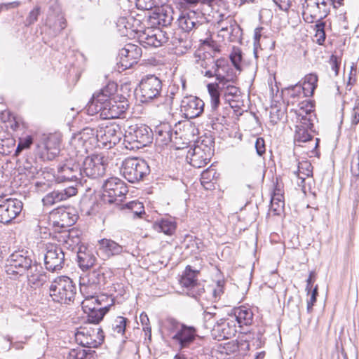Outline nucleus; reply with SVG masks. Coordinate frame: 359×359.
I'll return each mask as SVG.
<instances>
[{"instance_id":"1","label":"nucleus","mask_w":359,"mask_h":359,"mask_svg":"<svg viewBox=\"0 0 359 359\" xmlns=\"http://www.w3.org/2000/svg\"><path fill=\"white\" fill-rule=\"evenodd\" d=\"M123 133L121 127L116 123L100 126L98 129L86 128L72 138V144L80 149L83 154L86 148H111L121 139Z\"/></svg>"},{"instance_id":"2","label":"nucleus","mask_w":359,"mask_h":359,"mask_svg":"<svg viewBox=\"0 0 359 359\" xmlns=\"http://www.w3.org/2000/svg\"><path fill=\"white\" fill-rule=\"evenodd\" d=\"M93 148H86L85 152L81 154V149L76 147L70 141V155L76 158L81 163V171L83 179L85 177L89 178H97L102 176L106 170V159L102 154H93L87 156L88 151Z\"/></svg>"},{"instance_id":"3","label":"nucleus","mask_w":359,"mask_h":359,"mask_svg":"<svg viewBox=\"0 0 359 359\" xmlns=\"http://www.w3.org/2000/svg\"><path fill=\"white\" fill-rule=\"evenodd\" d=\"M215 69V77L217 83H208L207 88L210 96L212 112L214 113L220 104L219 86L234 83L236 72L225 59H217L212 66Z\"/></svg>"},{"instance_id":"4","label":"nucleus","mask_w":359,"mask_h":359,"mask_svg":"<svg viewBox=\"0 0 359 359\" xmlns=\"http://www.w3.org/2000/svg\"><path fill=\"white\" fill-rule=\"evenodd\" d=\"M50 296L60 304H69L75 298L76 288L72 280L65 276L57 277L50 285Z\"/></svg>"},{"instance_id":"5","label":"nucleus","mask_w":359,"mask_h":359,"mask_svg":"<svg viewBox=\"0 0 359 359\" xmlns=\"http://www.w3.org/2000/svg\"><path fill=\"white\" fill-rule=\"evenodd\" d=\"M333 4V0H305L302 4L304 21L308 23L321 21L328 15Z\"/></svg>"},{"instance_id":"6","label":"nucleus","mask_w":359,"mask_h":359,"mask_svg":"<svg viewBox=\"0 0 359 359\" xmlns=\"http://www.w3.org/2000/svg\"><path fill=\"white\" fill-rule=\"evenodd\" d=\"M137 39L139 43L145 48H157L168 42H170L172 45L175 43L172 33L166 29L147 28L138 34Z\"/></svg>"},{"instance_id":"7","label":"nucleus","mask_w":359,"mask_h":359,"mask_svg":"<svg viewBox=\"0 0 359 359\" xmlns=\"http://www.w3.org/2000/svg\"><path fill=\"white\" fill-rule=\"evenodd\" d=\"M121 172L130 182L134 183L143 179L150 172L147 163L137 158H128L122 163Z\"/></svg>"},{"instance_id":"8","label":"nucleus","mask_w":359,"mask_h":359,"mask_svg":"<svg viewBox=\"0 0 359 359\" xmlns=\"http://www.w3.org/2000/svg\"><path fill=\"white\" fill-rule=\"evenodd\" d=\"M152 140V130L144 125L130 127L124 135V142L128 144L126 147L131 149L146 147L151 143Z\"/></svg>"},{"instance_id":"9","label":"nucleus","mask_w":359,"mask_h":359,"mask_svg":"<svg viewBox=\"0 0 359 359\" xmlns=\"http://www.w3.org/2000/svg\"><path fill=\"white\" fill-rule=\"evenodd\" d=\"M69 156V159L67 160L63 165L58 166L55 175V180L58 183L75 181L81 184L83 180L81 171V163L70 154Z\"/></svg>"},{"instance_id":"10","label":"nucleus","mask_w":359,"mask_h":359,"mask_svg":"<svg viewBox=\"0 0 359 359\" xmlns=\"http://www.w3.org/2000/svg\"><path fill=\"white\" fill-rule=\"evenodd\" d=\"M76 342L83 347L97 348L104 340L102 330L98 325L81 327L75 334Z\"/></svg>"},{"instance_id":"11","label":"nucleus","mask_w":359,"mask_h":359,"mask_svg":"<svg viewBox=\"0 0 359 359\" xmlns=\"http://www.w3.org/2000/svg\"><path fill=\"white\" fill-rule=\"evenodd\" d=\"M102 199L109 203H113L118 200L121 201L128 193L126 184L118 177L107 179L102 185Z\"/></svg>"},{"instance_id":"12","label":"nucleus","mask_w":359,"mask_h":359,"mask_svg":"<svg viewBox=\"0 0 359 359\" xmlns=\"http://www.w3.org/2000/svg\"><path fill=\"white\" fill-rule=\"evenodd\" d=\"M34 263L36 262L23 252H15L7 260L6 272L8 275L22 276Z\"/></svg>"},{"instance_id":"13","label":"nucleus","mask_w":359,"mask_h":359,"mask_svg":"<svg viewBox=\"0 0 359 359\" xmlns=\"http://www.w3.org/2000/svg\"><path fill=\"white\" fill-rule=\"evenodd\" d=\"M292 107L290 112L295 115L296 123L304 127H313L316 118L313 102L304 100Z\"/></svg>"},{"instance_id":"14","label":"nucleus","mask_w":359,"mask_h":359,"mask_svg":"<svg viewBox=\"0 0 359 359\" xmlns=\"http://www.w3.org/2000/svg\"><path fill=\"white\" fill-rule=\"evenodd\" d=\"M140 88L142 102H149L160 96L162 82L155 75L149 74L142 79Z\"/></svg>"},{"instance_id":"15","label":"nucleus","mask_w":359,"mask_h":359,"mask_svg":"<svg viewBox=\"0 0 359 359\" xmlns=\"http://www.w3.org/2000/svg\"><path fill=\"white\" fill-rule=\"evenodd\" d=\"M128 104L126 100L116 101L114 99L109 100L102 105L98 107L89 112L92 114H100V116L104 119L116 118L121 116L128 109Z\"/></svg>"},{"instance_id":"16","label":"nucleus","mask_w":359,"mask_h":359,"mask_svg":"<svg viewBox=\"0 0 359 359\" xmlns=\"http://www.w3.org/2000/svg\"><path fill=\"white\" fill-rule=\"evenodd\" d=\"M142 56V49L137 45L127 43L119 50L118 62V68L126 70L137 64Z\"/></svg>"},{"instance_id":"17","label":"nucleus","mask_w":359,"mask_h":359,"mask_svg":"<svg viewBox=\"0 0 359 359\" xmlns=\"http://www.w3.org/2000/svg\"><path fill=\"white\" fill-rule=\"evenodd\" d=\"M65 253L60 247L50 243L46 245L44 262L47 270H60L65 264Z\"/></svg>"},{"instance_id":"18","label":"nucleus","mask_w":359,"mask_h":359,"mask_svg":"<svg viewBox=\"0 0 359 359\" xmlns=\"http://www.w3.org/2000/svg\"><path fill=\"white\" fill-rule=\"evenodd\" d=\"M22 203L17 198H8L0 204V222L8 224L22 210Z\"/></svg>"},{"instance_id":"19","label":"nucleus","mask_w":359,"mask_h":359,"mask_svg":"<svg viewBox=\"0 0 359 359\" xmlns=\"http://www.w3.org/2000/svg\"><path fill=\"white\" fill-rule=\"evenodd\" d=\"M50 219L55 227L66 229L76 222L78 216L69 209L58 208L50 212Z\"/></svg>"},{"instance_id":"20","label":"nucleus","mask_w":359,"mask_h":359,"mask_svg":"<svg viewBox=\"0 0 359 359\" xmlns=\"http://www.w3.org/2000/svg\"><path fill=\"white\" fill-rule=\"evenodd\" d=\"M236 327L235 319L229 316L226 318H221L217 321L212 330V335L218 340L229 339L236 335Z\"/></svg>"},{"instance_id":"21","label":"nucleus","mask_w":359,"mask_h":359,"mask_svg":"<svg viewBox=\"0 0 359 359\" xmlns=\"http://www.w3.org/2000/svg\"><path fill=\"white\" fill-rule=\"evenodd\" d=\"M61 137L58 134H50L43 140L44 151H41L40 157L43 160L54 159L60 151Z\"/></svg>"},{"instance_id":"22","label":"nucleus","mask_w":359,"mask_h":359,"mask_svg":"<svg viewBox=\"0 0 359 359\" xmlns=\"http://www.w3.org/2000/svg\"><path fill=\"white\" fill-rule=\"evenodd\" d=\"M204 102L195 96L185 97L181 102V111L187 118H194L203 111Z\"/></svg>"},{"instance_id":"23","label":"nucleus","mask_w":359,"mask_h":359,"mask_svg":"<svg viewBox=\"0 0 359 359\" xmlns=\"http://www.w3.org/2000/svg\"><path fill=\"white\" fill-rule=\"evenodd\" d=\"M199 18L202 17L194 11L182 12L177 18L178 27L184 32H190L202 25Z\"/></svg>"},{"instance_id":"24","label":"nucleus","mask_w":359,"mask_h":359,"mask_svg":"<svg viewBox=\"0 0 359 359\" xmlns=\"http://www.w3.org/2000/svg\"><path fill=\"white\" fill-rule=\"evenodd\" d=\"M116 90V85L114 83H109L99 93L94 94L91 100L88 104V111H90L97 108L98 105H102L109 102V100H113L111 97L114 95Z\"/></svg>"},{"instance_id":"25","label":"nucleus","mask_w":359,"mask_h":359,"mask_svg":"<svg viewBox=\"0 0 359 359\" xmlns=\"http://www.w3.org/2000/svg\"><path fill=\"white\" fill-rule=\"evenodd\" d=\"M76 193V188L74 186H70L60 191H53L48 193L43 197L42 201L44 205L50 206L75 196Z\"/></svg>"},{"instance_id":"26","label":"nucleus","mask_w":359,"mask_h":359,"mask_svg":"<svg viewBox=\"0 0 359 359\" xmlns=\"http://www.w3.org/2000/svg\"><path fill=\"white\" fill-rule=\"evenodd\" d=\"M46 25L52 30L54 35L60 34L67 27L65 15L60 10L50 11L47 15Z\"/></svg>"},{"instance_id":"27","label":"nucleus","mask_w":359,"mask_h":359,"mask_svg":"<svg viewBox=\"0 0 359 359\" xmlns=\"http://www.w3.org/2000/svg\"><path fill=\"white\" fill-rule=\"evenodd\" d=\"M196 336V330L194 327L184 325L172 337L178 342L181 348H184L194 341Z\"/></svg>"},{"instance_id":"28","label":"nucleus","mask_w":359,"mask_h":359,"mask_svg":"<svg viewBox=\"0 0 359 359\" xmlns=\"http://www.w3.org/2000/svg\"><path fill=\"white\" fill-rule=\"evenodd\" d=\"M28 284L34 288L42 286L46 282V275L41 270V267L34 263L25 273Z\"/></svg>"},{"instance_id":"29","label":"nucleus","mask_w":359,"mask_h":359,"mask_svg":"<svg viewBox=\"0 0 359 359\" xmlns=\"http://www.w3.org/2000/svg\"><path fill=\"white\" fill-rule=\"evenodd\" d=\"M98 250L107 257L119 255L126 252L122 245L113 240L107 238L98 241Z\"/></svg>"},{"instance_id":"30","label":"nucleus","mask_w":359,"mask_h":359,"mask_svg":"<svg viewBox=\"0 0 359 359\" xmlns=\"http://www.w3.org/2000/svg\"><path fill=\"white\" fill-rule=\"evenodd\" d=\"M156 144L159 147L168 145L172 141L171 126L167 123H163L155 128Z\"/></svg>"},{"instance_id":"31","label":"nucleus","mask_w":359,"mask_h":359,"mask_svg":"<svg viewBox=\"0 0 359 359\" xmlns=\"http://www.w3.org/2000/svg\"><path fill=\"white\" fill-rule=\"evenodd\" d=\"M229 316L231 318L235 319V323L238 324L241 327L243 325H250L253 321L252 311L245 306L234 309L233 314Z\"/></svg>"},{"instance_id":"32","label":"nucleus","mask_w":359,"mask_h":359,"mask_svg":"<svg viewBox=\"0 0 359 359\" xmlns=\"http://www.w3.org/2000/svg\"><path fill=\"white\" fill-rule=\"evenodd\" d=\"M77 261L81 269H88L94 265L95 257L86 246L81 245L77 252Z\"/></svg>"},{"instance_id":"33","label":"nucleus","mask_w":359,"mask_h":359,"mask_svg":"<svg viewBox=\"0 0 359 359\" xmlns=\"http://www.w3.org/2000/svg\"><path fill=\"white\" fill-rule=\"evenodd\" d=\"M313 127H304L301 124L297 123L296 126V132L294 135V141L297 142H311L313 149H316L318 146V138L313 140V136L309 133V130H311Z\"/></svg>"},{"instance_id":"34","label":"nucleus","mask_w":359,"mask_h":359,"mask_svg":"<svg viewBox=\"0 0 359 359\" xmlns=\"http://www.w3.org/2000/svg\"><path fill=\"white\" fill-rule=\"evenodd\" d=\"M210 161L209 155L200 147H196L190 157V164L195 168H201L207 165Z\"/></svg>"},{"instance_id":"35","label":"nucleus","mask_w":359,"mask_h":359,"mask_svg":"<svg viewBox=\"0 0 359 359\" xmlns=\"http://www.w3.org/2000/svg\"><path fill=\"white\" fill-rule=\"evenodd\" d=\"M99 290V282H95V280L90 282V280L86 282V280L83 278L80 283V291L84 298L98 297L97 292Z\"/></svg>"},{"instance_id":"36","label":"nucleus","mask_w":359,"mask_h":359,"mask_svg":"<svg viewBox=\"0 0 359 359\" xmlns=\"http://www.w3.org/2000/svg\"><path fill=\"white\" fill-rule=\"evenodd\" d=\"M294 174L299 179L300 182H297L300 187H304V180L306 177L312 176L313 167L311 163L308 161H303L298 164V169L294 171Z\"/></svg>"},{"instance_id":"37","label":"nucleus","mask_w":359,"mask_h":359,"mask_svg":"<svg viewBox=\"0 0 359 359\" xmlns=\"http://www.w3.org/2000/svg\"><path fill=\"white\" fill-rule=\"evenodd\" d=\"M158 23L164 27L168 31H170L168 27L173 20V11L169 6H164L158 9L157 13Z\"/></svg>"},{"instance_id":"38","label":"nucleus","mask_w":359,"mask_h":359,"mask_svg":"<svg viewBox=\"0 0 359 359\" xmlns=\"http://www.w3.org/2000/svg\"><path fill=\"white\" fill-rule=\"evenodd\" d=\"M317 83L318 76L316 74H309L305 76L302 88L306 96L311 97L313 95Z\"/></svg>"},{"instance_id":"39","label":"nucleus","mask_w":359,"mask_h":359,"mask_svg":"<svg viewBox=\"0 0 359 359\" xmlns=\"http://www.w3.org/2000/svg\"><path fill=\"white\" fill-rule=\"evenodd\" d=\"M287 94L289 96L288 103L292 106H295L298 102H301L300 100L306 97L304 95L302 86L294 85L287 88Z\"/></svg>"},{"instance_id":"40","label":"nucleus","mask_w":359,"mask_h":359,"mask_svg":"<svg viewBox=\"0 0 359 359\" xmlns=\"http://www.w3.org/2000/svg\"><path fill=\"white\" fill-rule=\"evenodd\" d=\"M198 271H194L191 269V266H187L181 279L180 284L182 286L186 287L189 290L197 282L196 276Z\"/></svg>"},{"instance_id":"41","label":"nucleus","mask_w":359,"mask_h":359,"mask_svg":"<svg viewBox=\"0 0 359 359\" xmlns=\"http://www.w3.org/2000/svg\"><path fill=\"white\" fill-rule=\"evenodd\" d=\"M108 310L109 308L107 306H101L91 311L84 312L88 314V321L89 323H93L94 325H97V323L103 318Z\"/></svg>"},{"instance_id":"42","label":"nucleus","mask_w":359,"mask_h":359,"mask_svg":"<svg viewBox=\"0 0 359 359\" xmlns=\"http://www.w3.org/2000/svg\"><path fill=\"white\" fill-rule=\"evenodd\" d=\"M154 228L167 235H172L176 228L175 222L170 218L162 219L154 224Z\"/></svg>"},{"instance_id":"43","label":"nucleus","mask_w":359,"mask_h":359,"mask_svg":"<svg viewBox=\"0 0 359 359\" xmlns=\"http://www.w3.org/2000/svg\"><path fill=\"white\" fill-rule=\"evenodd\" d=\"M67 236L72 237V238L74 239L72 244H79L80 243V238L79 236L78 231L74 229H65L57 233L55 236L57 241L65 244L66 242V238H68Z\"/></svg>"},{"instance_id":"44","label":"nucleus","mask_w":359,"mask_h":359,"mask_svg":"<svg viewBox=\"0 0 359 359\" xmlns=\"http://www.w3.org/2000/svg\"><path fill=\"white\" fill-rule=\"evenodd\" d=\"M94 353V351H87L81 347H77L69 351L67 359H95Z\"/></svg>"},{"instance_id":"45","label":"nucleus","mask_w":359,"mask_h":359,"mask_svg":"<svg viewBox=\"0 0 359 359\" xmlns=\"http://www.w3.org/2000/svg\"><path fill=\"white\" fill-rule=\"evenodd\" d=\"M107 297L104 295H101L97 297L84 298L81 302V306L83 311H89L95 309L97 306H101L102 302Z\"/></svg>"},{"instance_id":"46","label":"nucleus","mask_w":359,"mask_h":359,"mask_svg":"<svg viewBox=\"0 0 359 359\" xmlns=\"http://www.w3.org/2000/svg\"><path fill=\"white\" fill-rule=\"evenodd\" d=\"M128 319L123 316H118L111 325L113 334L123 336L124 334Z\"/></svg>"},{"instance_id":"47","label":"nucleus","mask_w":359,"mask_h":359,"mask_svg":"<svg viewBox=\"0 0 359 359\" xmlns=\"http://www.w3.org/2000/svg\"><path fill=\"white\" fill-rule=\"evenodd\" d=\"M216 172L214 169H207L201 173V182L205 189H212L214 187L212 180L215 178Z\"/></svg>"},{"instance_id":"48","label":"nucleus","mask_w":359,"mask_h":359,"mask_svg":"<svg viewBox=\"0 0 359 359\" xmlns=\"http://www.w3.org/2000/svg\"><path fill=\"white\" fill-rule=\"evenodd\" d=\"M283 195L274 193L271 199V210L274 212L275 215H280L284 207V201H283Z\"/></svg>"},{"instance_id":"49","label":"nucleus","mask_w":359,"mask_h":359,"mask_svg":"<svg viewBox=\"0 0 359 359\" xmlns=\"http://www.w3.org/2000/svg\"><path fill=\"white\" fill-rule=\"evenodd\" d=\"M197 63L203 68L208 69L210 66H213L216 60L210 53H203V55H198Z\"/></svg>"},{"instance_id":"50","label":"nucleus","mask_w":359,"mask_h":359,"mask_svg":"<svg viewBox=\"0 0 359 359\" xmlns=\"http://www.w3.org/2000/svg\"><path fill=\"white\" fill-rule=\"evenodd\" d=\"M316 42L319 45H322L325 40V22L320 21L316 22Z\"/></svg>"},{"instance_id":"51","label":"nucleus","mask_w":359,"mask_h":359,"mask_svg":"<svg viewBox=\"0 0 359 359\" xmlns=\"http://www.w3.org/2000/svg\"><path fill=\"white\" fill-rule=\"evenodd\" d=\"M233 83H229L225 86H219V91L223 92L225 97L231 96L236 97L238 95L239 90L237 87L233 85Z\"/></svg>"},{"instance_id":"52","label":"nucleus","mask_w":359,"mask_h":359,"mask_svg":"<svg viewBox=\"0 0 359 359\" xmlns=\"http://www.w3.org/2000/svg\"><path fill=\"white\" fill-rule=\"evenodd\" d=\"M32 143L33 139L32 136H27L25 138L20 139L18 145L15 150V156H18L22 150L29 148Z\"/></svg>"},{"instance_id":"53","label":"nucleus","mask_w":359,"mask_h":359,"mask_svg":"<svg viewBox=\"0 0 359 359\" xmlns=\"http://www.w3.org/2000/svg\"><path fill=\"white\" fill-rule=\"evenodd\" d=\"M230 60L233 66L240 69V63L242 60V52L239 48L233 47L230 54Z\"/></svg>"},{"instance_id":"54","label":"nucleus","mask_w":359,"mask_h":359,"mask_svg":"<svg viewBox=\"0 0 359 359\" xmlns=\"http://www.w3.org/2000/svg\"><path fill=\"white\" fill-rule=\"evenodd\" d=\"M126 207L130 210L135 215L141 216L142 213H144V206L139 201H130L126 204Z\"/></svg>"},{"instance_id":"55","label":"nucleus","mask_w":359,"mask_h":359,"mask_svg":"<svg viewBox=\"0 0 359 359\" xmlns=\"http://www.w3.org/2000/svg\"><path fill=\"white\" fill-rule=\"evenodd\" d=\"M341 60V57L335 55H332L328 60V63L330 65L332 70L334 71L335 76H338L339 74Z\"/></svg>"},{"instance_id":"56","label":"nucleus","mask_w":359,"mask_h":359,"mask_svg":"<svg viewBox=\"0 0 359 359\" xmlns=\"http://www.w3.org/2000/svg\"><path fill=\"white\" fill-rule=\"evenodd\" d=\"M166 327L171 333H177V331L180 330V328L184 325V324H181L177 322L176 320L173 318H168L166 320Z\"/></svg>"},{"instance_id":"57","label":"nucleus","mask_w":359,"mask_h":359,"mask_svg":"<svg viewBox=\"0 0 359 359\" xmlns=\"http://www.w3.org/2000/svg\"><path fill=\"white\" fill-rule=\"evenodd\" d=\"M246 342L243 340L231 341L226 344L224 349L231 353H236L239 351L241 345H245Z\"/></svg>"},{"instance_id":"58","label":"nucleus","mask_w":359,"mask_h":359,"mask_svg":"<svg viewBox=\"0 0 359 359\" xmlns=\"http://www.w3.org/2000/svg\"><path fill=\"white\" fill-rule=\"evenodd\" d=\"M224 281H218L215 288L210 290L214 301L219 299L224 293Z\"/></svg>"},{"instance_id":"59","label":"nucleus","mask_w":359,"mask_h":359,"mask_svg":"<svg viewBox=\"0 0 359 359\" xmlns=\"http://www.w3.org/2000/svg\"><path fill=\"white\" fill-rule=\"evenodd\" d=\"M203 293H205L204 287L197 282L188 290V294L196 299L201 297Z\"/></svg>"},{"instance_id":"60","label":"nucleus","mask_w":359,"mask_h":359,"mask_svg":"<svg viewBox=\"0 0 359 359\" xmlns=\"http://www.w3.org/2000/svg\"><path fill=\"white\" fill-rule=\"evenodd\" d=\"M41 13V7L36 6L29 13L26 21L29 25L34 24L37 20Z\"/></svg>"},{"instance_id":"61","label":"nucleus","mask_w":359,"mask_h":359,"mask_svg":"<svg viewBox=\"0 0 359 359\" xmlns=\"http://www.w3.org/2000/svg\"><path fill=\"white\" fill-rule=\"evenodd\" d=\"M190 246L192 248L191 252L194 254H198L200 252L203 251L205 248L203 242L198 238L191 241Z\"/></svg>"},{"instance_id":"62","label":"nucleus","mask_w":359,"mask_h":359,"mask_svg":"<svg viewBox=\"0 0 359 359\" xmlns=\"http://www.w3.org/2000/svg\"><path fill=\"white\" fill-rule=\"evenodd\" d=\"M136 6L140 10H151L154 8L151 0H136Z\"/></svg>"},{"instance_id":"63","label":"nucleus","mask_w":359,"mask_h":359,"mask_svg":"<svg viewBox=\"0 0 359 359\" xmlns=\"http://www.w3.org/2000/svg\"><path fill=\"white\" fill-rule=\"evenodd\" d=\"M255 147L258 155L262 156L265 153V142L262 137H258L257 139Z\"/></svg>"},{"instance_id":"64","label":"nucleus","mask_w":359,"mask_h":359,"mask_svg":"<svg viewBox=\"0 0 359 359\" xmlns=\"http://www.w3.org/2000/svg\"><path fill=\"white\" fill-rule=\"evenodd\" d=\"M359 123V104L353 109L351 115V125L355 126Z\"/></svg>"}]
</instances>
